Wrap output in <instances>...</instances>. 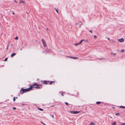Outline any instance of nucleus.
I'll list each match as a JSON object with an SVG mask.
<instances>
[{
	"instance_id": "14",
	"label": "nucleus",
	"mask_w": 125,
	"mask_h": 125,
	"mask_svg": "<svg viewBox=\"0 0 125 125\" xmlns=\"http://www.w3.org/2000/svg\"><path fill=\"white\" fill-rule=\"evenodd\" d=\"M84 40H81V41L79 43V44H80L81 43H82V42Z\"/></svg>"
},
{
	"instance_id": "39",
	"label": "nucleus",
	"mask_w": 125,
	"mask_h": 125,
	"mask_svg": "<svg viewBox=\"0 0 125 125\" xmlns=\"http://www.w3.org/2000/svg\"><path fill=\"white\" fill-rule=\"evenodd\" d=\"M9 46V44H8V45L7 46H8V47Z\"/></svg>"
},
{
	"instance_id": "40",
	"label": "nucleus",
	"mask_w": 125,
	"mask_h": 125,
	"mask_svg": "<svg viewBox=\"0 0 125 125\" xmlns=\"http://www.w3.org/2000/svg\"><path fill=\"white\" fill-rule=\"evenodd\" d=\"M16 98H17V97Z\"/></svg>"
},
{
	"instance_id": "36",
	"label": "nucleus",
	"mask_w": 125,
	"mask_h": 125,
	"mask_svg": "<svg viewBox=\"0 0 125 125\" xmlns=\"http://www.w3.org/2000/svg\"><path fill=\"white\" fill-rule=\"evenodd\" d=\"M12 14L13 15H14V13L13 12H12Z\"/></svg>"
},
{
	"instance_id": "19",
	"label": "nucleus",
	"mask_w": 125,
	"mask_h": 125,
	"mask_svg": "<svg viewBox=\"0 0 125 125\" xmlns=\"http://www.w3.org/2000/svg\"><path fill=\"white\" fill-rule=\"evenodd\" d=\"M120 108H125V107L123 106H120Z\"/></svg>"
},
{
	"instance_id": "23",
	"label": "nucleus",
	"mask_w": 125,
	"mask_h": 125,
	"mask_svg": "<svg viewBox=\"0 0 125 125\" xmlns=\"http://www.w3.org/2000/svg\"><path fill=\"white\" fill-rule=\"evenodd\" d=\"M94 38H97V37L95 35H94Z\"/></svg>"
},
{
	"instance_id": "38",
	"label": "nucleus",
	"mask_w": 125,
	"mask_h": 125,
	"mask_svg": "<svg viewBox=\"0 0 125 125\" xmlns=\"http://www.w3.org/2000/svg\"><path fill=\"white\" fill-rule=\"evenodd\" d=\"M63 93H62V94H61V95H63Z\"/></svg>"
},
{
	"instance_id": "33",
	"label": "nucleus",
	"mask_w": 125,
	"mask_h": 125,
	"mask_svg": "<svg viewBox=\"0 0 125 125\" xmlns=\"http://www.w3.org/2000/svg\"><path fill=\"white\" fill-rule=\"evenodd\" d=\"M89 31L91 32L92 33V31H91V30H90Z\"/></svg>"
},
{
	"instance_id": "18",
	"label": "nucleus",
	"mask_w": 125,
	"mask_h": 125,
	"mask_svg": "<svg viewBox=\"0 0 125 125\" xmlns=\"http://www.w3.org/2000/svg\"><path fill=\"white\" fill-rule=\"evenodd\" d=\"M15 99H16L15 97H14L13 99V101L14 102H15Z\"/></svg>"
},
{
	"instance_id": "35",
	"label": "nucleus",
	"mask_w": 125,
	"mask_h": 125,
	"mask_svg": "<svg viewBox=\"0 0 125 125\" xmlns=\"http://www.w3.org/2000/svg\"><path fill=\"white\" fill-rule=\"evenodd\" d=\"M108 40H110V38H108Z\"/></svg>"
},
{
	"instance_id": "17",
	"label": "nucleus",
	"mask_w": 125,
	"mask_h": 125,
	"mask_svg": "<svg viewBox=\"0 0 125 125\" xmlns=\"http://www.w3.org/2000/svg\"><path fill=\"white\" fill-rule=\"evenodd\" d=\"M38 109L39 110L41 111H42L43 110V109H41V108H38Z\"/></svg>"
},
{
	"instance_id": "15",
	"label": "nucleus",
	"mask_w": 125,
	"mask_h": 125,
	"mask_svg": "<svg viewBox=\"0 0 125 125\" xmlns=\"http://www.w3.org/2000/svg\"><path fill=\"white\" fill-rule=\"evenodd\" d=\"M54 82H55L54 81H51V82H49V83H50V84H51L52 83H54Z\"/></svg>"
},
{
	"instance_id": "11",
	"label": "nucleus",
	"mask_w": 125,
	"mask_h": 125,
	"mask_svg": "<svg viewBox=\"0 0 125 125\" xmlns=\"http://www.w3.org/2000/svg\"><path fill=\"white\" fill-rule=\"evenodd\" d=\"M16 55V53H13L11 55V57H13L15 55Z\"/></svg>"
},
{
	"instance_id": "29",
	"label": "nucleus",
	"mask_w": 125,
	"mask_h": 125,
	"mask_svg": "<svg viewBox=\"0 0 125 125\" xmlns=\"http://www.w3.org/2000/svg\"><path fill=\"white\" fill-rule=\"evenodd\" d=\"M16 109V108L15 107H14L13 108V109L14 110H15Z\"/></svg>"
},
{
	"instance_id": "25",
	"label": "nucleus",
	"mask_w": 125,
	"mask_h": 125,
	"mask_svg": "<svg viewBox=\"0 0 125 125\" xmlns=\"http://www.w3.org/2000/svg\"><path fill=\"white\" fill-rule=\"evenodd\" d=\"M7 59H8V58H5V59L4 60V61H6Z\"/></svg>"
},
{
	"instance_id": "24",
	"label": "nucleus",
	"mask_w": 125,
	"mask_h": 125,
	"mask_svg": "<svg viewBox=\"0 0 125 125\" xmlns=\"http://www.w3.org/2000/svg\"><path fill=\"white\" fill-rule=\"evenodd\" d=\"M124 51V50H122L120 51V52H123Z\"/></svg>"
},
{
	"instance_id": "22",
	"label": "nucleus",
	"mask_w": 125,
	"mask_h": 125,
	"mask_svg": "<svg viewBox=\"0 0 125 125\" xmlns=\"http://www.w3.org/2000/svg\"><path fill=\"white\" fill-rule=\"evenodd\" d=\"M18 39V37L17 36H16V38H15V39H16V40H17V39Z\"/></svg>"
},
{
	"instance_id": "10",
	"label": "nucleus",
	"mask_w": 125,
	"mask_h": 125,
	"mask_svg": "<svg viewBox=\"0 0 125 125\" xmlns=\"http://www.w3.org/2000/svg\"><path fill=\"white\" fill-rule=\"evenodd\" d=\"M19 3L20 4L21 3H25V2L24 1H22V0H20Z\"/></svg>"
},
{
	"instance_id": "1",
	"label": "nucleus",
	"mask_w": 125,
	"mask_h": 125,
	"mask_svg": "<svg viewBox=\"0 0 125 125\" xmlns=\"http://www.w3.org/2000/svg\"><path fill=\"white\" fill-rule=\"evenodd\" d=\"M41 85H39L37 83H35L30 86V88L31 90L33 88H39L40 87L39 86H41Z\"/></svg>"
},
{
	"instance_id": "26",
	"label": "nucleus",
	"mask_w": 125,
	"mask_h": 125,
	"mask_svg": "<svg viewBox=\"0 0 125 125\" xmlns=\"http://www.w3.org/2000/svg\"><path fill=\"white\" fill-rule=\"evenodd\" d=\"M119 114L118 113H116L115 114V115H119Z\"/></svg>"
},
{
	"instance_id": "20",
	"label": "nucleus",
	"mask_w": 125,
	"mask_h": 125,
	"mask_svg": "<svg viewBox=\"0 0 125 125\" xmlns=\"http://www.w3.org/2000/svg\"><path fill=\"white\" fill-rule=\"evenodd\" d=\"M55 10L56 11V12L57 13H58L59 12H58V10L56 9V8H55Z\"/></svg>"
},
{
	"instance_id": "16",
	"label": "nucleus",
	"mask_w": 125,
	"mask_h": 125,
	"mask_svg": "<svg viewBox=\"0 0 125 125\" xmlns=\"http://www.w3.org/2000/svg\"><path fill=\"white\" fill-rule=\"evenodd\" d=\"M116 124V123L115 122L112 124V125H115Z\"/></svg>"
},
{
	"instance_id": "12",
	"label": "nucleus",
	"mask_w": 125,
	"mask_h": 125,
	"mask_svg": "<svg viewBox=\"0 0 125 125\" xmlns=\"http://www.w3.org/2000/svg\"><path fill=\"white\" fill-rule=\"evenodd\" d=\"M95 124V123L93 122H91L90 124L89 125H94Z\"/></svg>"
},
{
	"instance_id": "3",
	"label": "nucleus",
	"mask_w": 125,
	"mask_h": 125,
	"mask_svg": "<svg viewBox=\"0 0 125 125\" xmlns=\"http://www.w3.org/2000/svg\"><path fill=\"white\" fill-rule=\"evenodd\" d=\"M42 41L44 47H46L47 46V44L45 42L43 38L42 39Z\"/></svg>"
},
{
	"instance_id": "5",
	"label": "nucleus",
	"mask_w": 125,
	"mask_h": 125,
	"mask_svg": "<svg viewBox=\"0 0 125 125\" xmlns=\"http://www.w3.org/2000/svg\"><path fill=\"white\" fill-rule=\"evenodd\" d=\"M41 82H42V83L43 84H47L48 83H49V81H41Z\"/></svg>"
},
{
	"instance_id": "7",
	"label": "nucleus",
	"mask_w": 125,
	"mask_h": 125,
	"mask_svg": "<svg viewBox=\"0 0 125 125\" xmlns=\"http://www.w3.org/2000/svg\"><path fill=\"white\" fill-rule=\"evenodd\" d=\"M67 57H69L71 58H73L74 59H78V58L77 57H70L69 56H66Z\"/></svg>"
},
{
	"instance_id": "8",
	"label": "nucleus",
	"mask_w": 125,
	"mask_h": 125,
	"mask_svg": "<svg viewBox=\"0 0 125 125\" xmlns=\"http://www.w3.org/2000/svg\"><path fill=\"white\" fill-rule=\"evenodd\" d=\"M118 40V41L120 42H123L124 41V39L123 38H122L120 39H119Z\"/></svg>"
},
{
	"instance_id": "13",
	"label": "nucleus",
	"mask_w": 125,
	"mask_h": 125,
	"mask_svg": "<svg viewBox=\"0 0 125 125\" xmlns=\"http://www.w3.org/2000/svg\"><path fill=\"white\" fill-rule=\"evenodd\" d=\"M101 103V102H97L96 103V104H100Z\"/></svg>"
},
{
	"instance_id": "6",
	"label": "nucleus",
	"mask_w": 125,
	"mask_h": 125,
	"mask_svg": "<svg viewBox=\"0 0 125 125\" xmlns=\"http://www.w3.org/2000/svg\"><path fill=\"white\" fill-rule=\"evenodd\" d=\"M71 113L72 114H77L78 113H79L80 112V111L79 112H77L76 111H71Z\"/></svg>"
},
{
	"instance_id": "32",
	"label": "nucleus",
	"mask_w": 125,
	"mask_h": 125,
	"mask_svg": "<svg viewBox=\"0 0 125 125\" xmlns=\"http://www.w3.org/2000/svg\"><path fill=\"white\" fill-rule=\"evenodd\" d=\"M8 46H7V48H6V49L7 50H8Z\"/></svg>"
},
{
	"instance_id": "2",
	"label": "nucleus",
	"mask_w": 125,
	"mask_h": 125,
	"mask_svg": "<svg viewBox=\"0 0 125 125\" xmlns=\"http://www.w3.org/2000/svg\"><path fill=\"white\" fill-rule=\"evenodd\" d=\"M30 90H31L30 88H29L26 89H23L22 88L20 91V93H21V94H23L24 93L29 91Z\"/></svg>"
},
{
	"instance_id": "31",
	"label": "nucleus",
	"mask_w": 125,
	"mask_h": 125,
	"mask_svg": "<svg viewBox=\"0 0 125 125\" xmlns=\"http://www.w3.org/2000/svg\"><path fill=\"white\" fill-rule=\"evenodd\" d=\"M51 116L53 118H54V116L53 115H51Z\"/></svg>"
},
{
	"instance_id": "28",
	"label": "nucleus",
	"mask_w": 125,
	"mask_h": 125,
	"mask_svg": "<svg viewBox=\"0 0 125 125\" xmlns=\"http://www.w3.org/2000/svg\"><path fill=\"white\" fill-rule=\"evenodd\" d=\"M41 123L43 125H46L45 124H44V123H43L42 122H41Z\"/></svg>"
},
{
	"instance_id": "30",
	"label": "nucleus",
	"mask_w": 125,
	"mask_h": 125,
	"mask_svg": "<svg viewBox=\"0 0 125 125\" xmlns=\"http://www.w3.org/2000/svg\"><path fill=\"white\" fill-rule=\"evenodd\" d=\"M79 44H79V43H76V44H75V45H78Z\"/></svg>"
},
{
	"instance_id": "9",
	"label": "nucleus",
	"mask_w": 125,
	"mask_h": 125,
	"mask_svg": "<svg viewBox=\"0 0 125 125\" xmlns=\"http://www.w3.org/2000/svg\"><path fill=\"white\" fill-rule=\"evenodd\" d=\"M111 55H113V56H115L116 55V53H114L112 52L111 53Z\"/></svg>"
},
{
	"instance_id": "27",
	"label": "nucleus",
	"mask_w": 125,
	"mask_h": 125,
	"mask_svg": "<svg viewBox=\"0 0 125 125\" xmlns=\"http://www.w3.org/2000/svg\"><path fill=\"white\" fill-rule=\"evenodd\" d=\"M65 104H66L67 105H68V103L67 102H65Z\"/></svg>"
},
{
	"instance_id": "37",
	"label": "nucleus",
	"mask_w": 125,
	"mask_h": 125,
	"mask_svg": "<svg viewBox=\"0 0 125 125\" xmlns=\"http://www.w3.org/2000/svg\"><path fill=\"white\" fill-rule=\"evenodd\" d=\"M13 45V44H11V46H12V45Z\"/></svg>"
},
{
	"instance_id": "21",
	"label": "nucleus",
	"mask_w": 125,
	"mask_h": 125,
	"mask_svg": "<svg viewBox=\"0 0 125 125\" xmlns=\"http://www.w3.org/2000/svg\"><path fill=\"white\" fill-rule=\"evenodd\" d=\"M120 125H125V123H122Z\"/></svg>"
},
{
	"instance_id": "4",
	"label": "nucleus",
	"mask_w": 125,
	"mask_h": 125,
	"mask_svg": "<svg viewBox=\"0 0 125 125\" xmlns=\"http://www.w3.org/2000/svg\"><path fill=\"white\" fill-rule=\"evenodd\" d=\"M83 24V23L82 22L80 21L78 22L77 23H76V25H78V26H79V28H80L81 26Z\"/></svg>"
},
{
	"instance_id": "34",
	"label": "nucleus",
	"mask_w": 125,
	"mask_h": 125,
	"mask_svg": "<svg viewBox=\"0 0 125 125\" xmlns=\"http://www.w3.org/2000/svg\"><path fill=\"white\" fill-rule=\"evenodd\" d=\"M14 1H15V2H16V3H17V1L16 0H14Z\"/></svg>"
}]
</instances>
